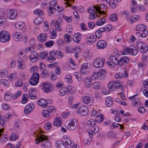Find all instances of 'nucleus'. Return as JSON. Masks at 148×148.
<instances>
[{
    "instance_id": "nucleus-20",
    "label": "nucleus",
    "mask_w": 148,
    "mask_h": 148,
    "mask_svg": "<svg viewBox=\"0 0 148 148\" xmlns=\"http://www.w3.org/2000/svg\"><path fill=\"white\" fill-rule=\"evenodd\" d=\"M14 40L17 42H19L22 40L21 34L20 32H16L15 33L13 36Z\"/></svg>"
},
{
    "instance_id": "nucleus-8",
    "label": "nucleus",
    "mask_w": 148,
    "mask_h": 148,
    "mask_svg": "<svg viewBox=\"0 0 148 148\" xmlns=\"http://www.w3.org/2000/svg\"><path fill=\"white\" fill-rule=\"evenodd\" d=\"M137 46L139 50L142 53H145L148 50V47L147 45L143 42H138L137 44Z\"/></svg>"
},
{
    "instance_id": "nucleus-14",
    "label": "nucleus",
    "mask_w": 148,
    "mask_h": 148,
    "mask_svg": "<svg viewBox=\"0 0 148 148\" xmlns=\"http://www.w3.org/2000/svg\"><path fill=\"white\" fill-rule=\"evenodd\" d=\"M130 61V59L127 56H122L119 60L118 65H119L127 64Z\"/></svg>"
},
{
    "instance_id": "nucleus-48",
    "label": "nucleus",
    "mask_w": 148,
    "mask_h": 148,
    "mask_svg": "<svg viewBox=\"0 0 148 148\" xmlns=\"http://www.w3.org/2000/svg\"><path fill=\"white\" fill-rule=\"evenodd\" d=\"M138 66L139 69L143 70L145 67V62L143 61L139 62L138 64Z\"/></svg>"
},
{
    "instance_id": "nucleus-49",
    "label": "nucleus",
    "mask_w": 148,
    "mask_h": 148,
    "mask_svg": "<svg viewBox=\"0 0 148 148\" xmlns=\"http://www.w3.org/2000/svg\"><path fill=\"white\" fill-rule=\"evenodd\" d=\"M15 26L16 28L19 29H21L24 26V24L21 22H18L15 24Z\"/></svg>"
},
{
    "instance_id": "nucleus-7",
    "label": "nucleus",
    "mask_w": 148,
    "mask_h": 148,
    "mask_svg": "<svg viewBox=\"0 0 148 148\" xmlns=\"http://www.w3.org/2000/svg\"><path fill=\"white\" fill-rule=\"evenodd\" d=\"M82 101L84 104L90 106L93 103V97L91 95L88 94L83 97Z\"/></svg>"
},
{
    "instance_id": "nucleus-44",
    "label": "nucleus",
    "mask_w": 148,
    "mask_h": 148,
    "mask_svg": "<svg viewBox=\"0 0 148 148\" xmlns=\"http://www.w3.org/2000/svg\"><path fill=\"white\" fill-rule=\"evenodd\" d=\"M56 146L57 148H65V146L62 141H59L56 142Z\"/></svg>"
},
{
    "instance_id": "nucleus-33",
    "label": "nucleus",
    "mask_w": 148,
    "mask_h": 148,
    "mask_svg": "<svg viewBox=\"0 0 148 148\" xmlns=\"http://www.w3.org/2000/svg\"><path fill=\"white\" fill-rule=\"evenodd\" d=\"M84 83L86 85V87L89 88L91 86L92 82L90 79L88 77H86L84 79Z\"/></svg>"
},
{
    "instance_id": "nucleus-12",
    "label": "nucleus",
    "mask_w": 148,
    "mask_h": 148,
    "mask_svg": "<svg viewBox=\"0 0 148 148\" xmlns=\"http://www.w3.org/2000/svg\"><path fill=\"white\" fill-rule=\"evenodd\" d=\"M88 112L86 108L84 106H81L79 109L77 110L78 115L80 116H85L87 114Z\"/></svg>"
},
{
    "instance_id": "nucleus-63",
    "label": "nucleus",
    "mask_w": 148,
    "mask_h": 148,
    "mask_svg": "<svg viewBox=\"0 0 148 148\" xmlns=\"http://www.w3.org/2000/svg\"><path fill=\"white\" fill-rule=\"evenodd\" d=\"M74 75L79 82H80L82 80V76L79 73V72H75L74 73Z\"/></svg>"
},
{
    "instance_id": "nucleus-46",
    "label": "nucleus",
    "mask_w": 148,
    "mask_h": 148,
    "mask_svg": "<svg viewBox=\"0 0 148 148\" xmlns=\"http://www.w3.org/2000/svg\"><path fill=\"white\" fill-rule=\"evenodd\" d=\"M55 57L62 58L64 56V54L60 51L58 50L56 51H55Z\"/></svg>"
},
{
    "instance_id": "nucleus-3",
    "label": "nucleus",
    "mask_w": 148,
    "mask_h": 148,
    "mask_svg": "<svg viewBox=\"0 0 148 148\" xmlns=\"http://www.w3.org/2000/svg\"><path fill=\"white\" fill-rule=\"evenodd\" d=\"M105 62V58L98 57L94 60L93 64L95 67L97 68H101L104 66Z\"/></svg>"
},
{
    "instance_id": "nucleus-36",
    "label": "nucleus",
    "mask_w": 148,
    "mask_h": 148,
    "mask_svg": "<svg viewBox=\"0 0 148 148\" xmlns=\"http://www.w3.org/2000/svg\"><path fill=\"white\" fill-rule=\"evenodd\" d=\"M114 85V81H112L109 83L108 85V90L111 91H113L115 90L116 88Z\"/></svg>"
},
{
    "instance_id": "nucleus-62",
    "label": "nucleus",
    "mask_w": 148,
    "mask_h": 148,
    "mask_svg": "<svg viewBox=\"0 0 148 148\" xmlns=\"http://www.w3.org/2000/svg\"><path fill=\"white\" fill-rule=\"evenodd\" d=\"M11 98V95H10V93L9 92H7L4 95V99L5 100H8Z\"/></svg>"
},
{
    "instance_id": "nucleus-25",
    "label": "nucleus",
    "mask_w": 148,
    "mask_h": 148,
    "mask_svg": "<svg viewBox=\"0 0 148 148\" xmlns=\"http://www.w3.org/2000/svg\"><path fill=\"white\" fill-rule=\"evenodd\" d=\"M38 103L39 105L44 108H47L48 104L47 101L43 99H39Z\"/></svg>"
},
{
    "instance_id": "nucleus-40",
    "label": "nucleus",
    "mask_w": 148,
    "mask_h": 148,
    "mask_svg": "<svg viewBox=\"0 0 148 148\" xmlns=\"http://www.w3.org/2000/svg\"><path fill=\"white\" fill-rule=\"evenodd\" d=\"M64 39L66 43L68 44L71 41L72 38L70 35L66 34L64 35Z\"/></svg>"
},
{
    "instance_id": "nucleus-43",
    "label": "nucleus",
    "mask_w": 148,
    "mask_h": 148,
    "mask_svg": "<svg viewBox=\"0 0 148 148\" xmlns=\"http://www.w3.org/2000/svg\"><path fill=\"white\" fill-rule=\"evenodd\" d=\"M43 18L42 17H38L35 20L34 23L36 25L40 24L43 21Z\"/></svg>"
},
{
    "instance_id": "nucleus-32",
    "label": "nucleus",
    "mask_w": 148,
    "mask_h": 148,
    "mask_svg": "<svg viewBox=\"0 0 148 148\" xmlns=\"http://www.w3.org/2000/svg\"><path fill=\"white\" fill-rule=\"evenodd\" d=\"M87 64V63H84L82 65L80 70V71L82 74H84L87 72L86 70L88 69Z\"/></svg>"
},
{
    "instance_id": "nucleus-38",
    "label": "nucleus",
    "mask_w": 148,
    "mask_h": 148,
    "mask_svg": "<svg viewBox=\"0 0 148 148\" xmlns=\"http://www.w3.org/2000/svg\"><path fill=\"white\" fill-rule=\"evenodd\" d=\"M8 74L7 70L6 69L0 70V77H6Z\"/></svg>"
},
{
    "instance_id": "nucleus-58",
    "label": "nucleus",
    "mask_w": 148,
    "mask_h": 148,
    "mask_svg": "<svg viewBox=\"0 0 148 148\" xmlns=\"http://www.w3.org/2000/svg\"><path fill=\"white\" fill-rule=\"evenodd\" d=\"M0 84H3L7 86H8L9 85V83L8 81L5 79H2L0 80Z\"/></svg>"
},
{
    "instance_id": "nucleus-21",
    "label": "nucleus",
    "mask_w": 148,
    "mask_h": 148,
    "mask_svg": "<svg viewBox=\"0 0 148 148\" xmlns=\"http://www.w3.org/2000/svg\"><path fill=\"white\" fill-rule=\"evenodd\" d=\"M49 56L47 58V60L50 62L56 60L55 56V51H52L49 53Z\"/></svg>"
},
{
    "instance_id": "nucleus-60",
    "label": "nucleus",
    "mask_w": 148,
    "mask_h": 148,
    "mask_svg": "<svg viewBox=\"0 0 148 148\" xmlns=\"http://www.w3.org/2000/svg\"><path fill=\"white\" fill-rule=\"evenodd\" d=\"M6 21V20L4 16L0 18V26L4 25Z\"/></svg>"
},
{
    "instance_id": "nucleus-41",
    "label": "nucleus",
    "mask_w": 148,
    "mask_h": 148,
    "mask_svg": "<svg viewBox=\"0 0 148 148\" xmlns=\"http://www.w3.org/2000/svg\"><path fill=\"white\" fill-rule=\"evenodd\" d=\"M105 19L103 18H101L96 22V25L98 26H101L103 25L106 22Z\"/></svg>"
},
{
    "instance_id": "nucleus-56",
    "label": "nucleus",
    "mask_w": 148,
    "mask_h": 148,
    "mask_svg": "<svg viewBox=\"0 0 148 148\" xmlns=\"http://www.w3.org/2000/svg\"><path fill=\"white\" fill-rule=\"evenodd\" d=\"M28 95L26 94H24L23 96V98L21 101L22 103L23 104H25L27 101Z\"/></svg>"
},
{
    "instance_id": "nucleus-64",
    "label": "nucleus",
    "mask_w": 148,
    "mask_h": 148,
    "mask_svg": "<svg viewBox=\"0 0 148 148\" xmlns=\"http://www.w3.org/2000/svg\"><path fill=\"white\" fill-rule=\"evenodd\" d=\"M57 36L56 31L55 29H53L51 32L50 36L51 38L52 39H54Z\"/></svg>"
},
{
    "instance_id": "nucleus-55",
    "label": "nucleus",
    "mask_w": 148,
    "mask_h": 148,
    "mask_svg": "<svg viewBox=\"0 0 148 148\" xmlns=\"http://www.w3.org/2000/svg\"><path fill=\"white\" fill-rule=\"evenodd\" d=\"M66 81L69 83V84L71 83L72 82V77L70 75H67L66 76L65 78Z\"/></svg>"
},
{
    "instance_id": "nucleus-29",
    "label": "nucleus",
    "mask_w": 148,
    "mask_h": 148,
    "mask_svg": "<svg viewBox=\"0 0 148 148\" xmlns=\"http://www.w3.org/2000/svg\"><path fill=\"white\" fill-rule=\"evenodd\" d=\"M18 62L17 67L18 69H23L25 68V65L22 59L19 58L18 60Z\"/></svg>"
},
{
    "instance_id": "nucleus-2",
    "label": "nucleus",
    "mask_w": 148,
    "mask_h": 148,
    "mask_svg": "<svg viewBox=\"0 0 148 148\" xmlns=\"http://www.w3.org/2000/svg\"><path fill=\"white\" fill-rule=\"evenodd\" d=\"M10 34L9 32L6 31L0 32V41L3 43L9 41L10 39Z\"/></svg>"
},
{
    "instance_id": "nucleus-19",
    "label": "nucleus",
    "mask_w": 148,
    "mask_h": 148,
    "mask_svg": "<svg viewBox=\"0 0 148 148\" xmlns=\"http://www.w3.org/2000/svg\"><path fill=\"white\" fill-rule=\"evenodd\" d=\"M42 148H51V144L50 142L48 140L47 137L45 140H43L41 144Z\"/></svg>"
},
{
    "instance_id": "nucleus-31",
    "label": "nucleus",
    "mask_w": 148,
    "mask_h": 148,
    "mask_svg": "<svg viewBox=\"0 0 148 148\" xmlns=\"http://www.w3.org/2000/svg\"><path fill=\"white\" fill-rule=\"evenodd\" d=\"M47 36L45 33L40 34L38 36V38L39 41L42 42H44L46 40Z\"/></svg>"
},
{
    "instance_id": "nucleus-34",
    "label": "nucleus",
    "mask_w": 148,
    "mask_h": 148,
    "mask_svg": "<svg viewBox=\"0 0 148 148\" xmlns=\"http://www.w3.org/2000/svg\"><path fill=\"white\" fill-rule=\"evenodd\" d=\"M67 93V88L63 87L61 88L59 92V94L60 96H63Z\"/></svg>"
},
{
    "instance_id": "nucleus-51",
    "label": "nucleus",
    "mask_w": 148,
    "mask_h": 148,
    "mask_svg": "<svg viewBox=\"0 0 148 148\" xmlns=\"http://www.w3.org/2000/svg\"><path fill=\"white\" fill-rule=\"evenodd\" d=\"M5 118L3 116H0V124L3 127H5Z\"/></svg>"
},
{
    "instance_id": "nucleus-26",
    "label": "nucleus",
    "mask_w": 148,
    "mask_h": 148,
    "mask_svg": "<svg viewBox=\"0 0 148 148\" xmlns=\"http://www.w3.org/2000/svg\"><path fill=\"white\" fill-rule=\"evenodd\" d=\"M82 35L78 33L75 34L73 37V40L74 42L76 43H78L81 40Z\"/></svg>"
},
{
    "instance_id": "nucleus-54",
    "label": "nucleus",
    "mask_w": 148,
    "mask_h": 148,
    "mask_svg": "<svg viewBox=\"0 0 148 148\" xmlns=\"http://www.w3.org/2000/svg\"><path fill=\"white\" fill-rule=\"evenodd\" d=\"M54 41L51 40L46 42L45 44V46L47 47H51L54 45Z\"/></svg>"
},
{
    "instance_id": "nucleus-57",
    "label": "nucleus",
    "mask_w": 148,
    "mask_h": 148,
    "mask_svg": "<svg viewBox=\"0 0 148 148\" xmlns=\"http://www.w3.org/2000/svg\"><path fill=\"white\" fill-rule=\"evenodd\" d=\"M33 48L32 47L27 48L25 49V52L27 54L29 55L33 51Z\"/></svg>"
},
{
    "instance_id": "nucleus-30",
    "label": "nucleus",
    "mask_w": 148,
    "mask_h": 148,
    "mask_svg": "<svg viewBox=\"0 0 148 148\" xmlns=\"http://www.w3.org/2000/svg\"><path fill=\"white\" fill-rule=\"evenodd\" d=\"M110 62H112V63H115L116 65H118L119 60L115 56H111L110 57L109 60Z\"/></svg>"
},
{
    "instance_id": "nucleus-1",
    "label": "nucleus",
    "mask_w": 148,
    "mask_h": 148,
    "mask_svg": "<svg viewBox=\"0 0 148 148\" xmlns=\"http://www.w3.org/2000/svg\"><path fill=\"white\" fill-rule=\"evenodd\" d=\"M131 53L133 56L136 55L138 53V51L134 45H131L126 48L123 53V55H127Z\"/></svg>"
},
{
    "instance_id": "nucleus-5",
    "label": "nucleus",
    "mask_w": 148,
    "mask_h": 148,
    "mask_svg": "<svg viewBox=\"0 0 148 148\" xmlns=\"http://www.w3.org/2000/svg\"><path fill=\"white\" fill-rule=\"evenodd\" d=\"M39 75L38 73H34L31 78L29 79V82L30 84L33 86L36 85L38 83Z\"/></svg>"
},
{
    "instance_id": "nucleus-22",
    "label": "nucleus",
    "mask_w": 148,
    "mask_h": 148,
    "mask_svg": "<svg viewBox=\"0 0 148 148\" xmlns=\"http://www.w3.org/2000/svg\"><path fill=\"white\" fill-rule=\"evenodd\" d=\"M62 22V19L61 18H59L57 20L55 24V28L57 31H60L62 30L61 26Z\"/></svg>"
},
{
    "instance_id": "nucleus-17",
    "label": "nucleus",
    "mask_w": 148,
    "mask_h": 148,
    "mask_svg": "<svg viewBox=\"0 0 148 148\" xmlns=\"http://www.w3.org/2000/svg\"><path fill=\"white\" fill-rule=\"evenodd\" d=\"M99 130V127L97 126H95L92 129H89L88 130L87 132L89 135L90 137L91 138L93 135H95Z\"/></svg>"
},
{
    "instance_id": "nucleus-11",
    "label": "nucleus",
    "mask_w": 148,
    "mask_h": 148,
    "mask_svg": "<svg viewBox=\"0 0 148 148\" xmlns=\"http://www.w3.org/2000/svg\"><path fill=\"white\" fill-rule=\"evenodd\" d=\"M96 37L92 33L88 34L87 35V43L88 45L93 44L96 41Z\"/></svg>"
},
{
    "instance_id": "nucleus-16",
    "label": "nucleus",
    "mask_w": 148,
    "mask_h": 148,
    "mask_svg": "<svg viewBox=\"0 0 148 148\" xmlns=\"http://www.w3.org/2000/svg\"><path fill=\"white\" fill-rule=\"evenodd\" d=\"M34 104L32 103H30L26 106L24 109V112L25 114H29L34 108Z\"/></svg>"
},
{
    "instance_id": "nucleus-10",
    "label": "nucleus",
    "mask_w": 148,
    "mask_h": 148,
    "mask_svg": "<svg viewBox=\"0 0 148 148\" xmlns=\"http://www.w3.org/2000/svg\"><path fill=\"white\" fill-rule=\"evenodd\" d=\"M42 85L43 89L46 92L49 93L53 91V86L48 82L43 83Z\"/></svg>"
},
{
    "instance_id": "nucleus-15",
    "label": "nucleus",
    "mask_w": 148,
    "mask_h": 148,
    "mask_svg": "<svg viewBox=\"0 0 148 148\" xmlns=\"http://www.w3.org/2000/svg\"><path fill=\"white\" fill-rule=\"evenodd\" d=\"M30 55L29 56V58L31 62H35L39 60V56L38 53L33 51Z\"/></svg>"
},
{
    "instance_id": "nucleus-47",
    "label": "nucleus",
    "mask_w": 148,
    "mask_h": 148,
    "mask_svg": "<svg viewBox=\"0 0 148 148\" xmlns=\"http://www.w3.org/2000/svg\"><path fill=\"white\" fill-rule=\"evenodd\" d=\"M18 135L16 133H14L11 134L10 136V140L12 141H14L18 139Z\"/></svg>"
},
{
    "instance_id": "nucleus-18",
    "label": "nucleus",
    "mask_w": 148,
    "mask_h": 148,
    "mask_svg": "<svg viewBox=\"0 0 148 148\" xmlns=\"http://www.w3.org/2000/svg\"><path fill=\"white\" fill-rule=\"evenodd\" d=\"M106 42L104 40H101L98 41L97 44V48L99 49H103L107 46Z\"/></svg>"
},
{
    "instance_id": "nucleus-6",
    "label": "nucleus",
    "mask_w": 148,
    "mask_h": 148,
    "mask_svg": "<svg viewBox=\"0 0 148 148\" xmlns=\"http://www.w3.org/2000/svg\"><path fill=\"white\" fill-rule=\"evenodd\" d=\"M104 73H103L102 70L99 71H93L91 77L92 80H97L99 79H101L103 77Z\"/></svg>"
},
{
    "instance_id": "nucleus-42",
    "label": "nucleus",
    "mask_w": 148,
    "mask_h": 148,
    "mask_svg": "<svg viewBox=\"0 0 148 148\" xmlns=\"http://www.w3.org/2000/svg\"><path fill=\"white\" fill-rule=\"evenodd\" d=\"M48 56V53L47 51L41 52L39 53V57L41 60H43L46 58Z\"/></svg>"
},
{
    "instance_id": "nucleus-45",
    "label": "nucleus",
    "mask_w": 148,
    "mask_h": 148,
    "mask_svg": "<svg viewBox=\"0 0 148 148\" xmlns=\"http://www.w3.org/2000/svg\"><path fill=\"white\" fill-rule=\"evenodd\" d=\"M22 94L21 91H18L16 93L13 94L11 95V99L14 100L16 99L18 96Z\"/></svg>"
},
{
    "instance_id": "nucleus-13",
    "label": "nucleus",
    "mask_w": 148,
    "mask_h": 148,
    "mask_svg": "<svg viewBox=\"0 0 148 148\" xmlns=\"http://www.w3.org/2000/svg\"><path fill=\"white\" fill-rule=\"evenodd\" d=\"M17 11L16 10H9L7 12V17L10 19H14L17 16Z\"/></svg>"
},
{
    "instance_id": "nucleus-27",
    "label": "nucleus",
    "mask_w": 148,
    "mask_h": 148,
    "mask_svg": "<svg viewBox=\"0 0 148 148\" xmlns=\"http://www.w3.org/2000/svg\"><path fill=\"white\" fill-rule=\"evenodd\" d=\"M106 105L108 107H110L113 103V100L110 97H108L106 98Z\"/></svg>"
},
{
    "instance_id": "nucleus-24",
    "label": "nucleus",
    "mask_w": 148,
    "mask_h": 148,
    "mask_svg": "<svg viewBox=\"0 0 148 148\" xmlns=\"http://www.w3.org/2000/svg\"><path fill=\"white\" fill-rule=\"evenodd\" d=\"M62 123L61 122V118L60 117L55 118L53 124L55 126L57 127H60Z\"/></svg>"
},
{
    "instance_id": "nucleus-9",
    "label": "nucleus",
    "mask_w": 148,
    "mask_h": 148,
    "mask_svg": "<svg viewBox=\"0 0 148 148\" xmlns=\"http://www.w3.org/2000/svg\"><path fill=\"white\" fill-rule=\"evenodd\" d=\"M138 94H135L133 96L129 97V99L132 101V104L134 107H138L140 106L141 102L140 99L139 98H134Z\"/></svg>"
},
{
    "instance_id": "nucleus-23",
    "label": "nucleus",
    "mask_w": 148,
    "mask_h": 148,
    "mask_svg": "<svg viewBox=\"0 0 148 148\" xmlns=\"http://www.w3.org/2000/svg\"><path fill=\"white\" fill-rule=\"evenodd\" d=\"M62 140L64 143V145L65 146V147H69L70 146H72L74 144V143L71 142V140L69 138H64Z\"/></svg>"
},
{
    "instance_id": "nucleus-59",
    "label": "nucleus",
    "mask_w": 148,
    "mask_h": 148,
    "mask_svg": "<svg viewBox=\"0 0 148 148\" xmlns=\"http://www.w3.org/2000/svg\"><path fill=\"white\" fill-rule=\"evenodd\" d=\"M140 16L139 15H135L131 17L130 19L132 22H135L138 21L139 18Z\"/></svg>"
},
{
    "instance_id": "nucleus-37",
    "label": "nucleus",
    "mask_w": 148,
    "mask_h": 148,
    "mask_svg": "<svg viewBox=\"0 0 148 148\" xmlns=\"http://www.w3.org/2000/svg\"><path fill=\"white\" fill-rule=\"evenodd\" d=\"M120 126V129H121L123 127V126L122 125H121L118 123H113L110 125V128L111 129H112L114 128H116V127H119Z\"/></svg>"
},
{
    "instance_id": "nucleus-4",
    "label": "nucleus",
    "mask_w": 148,
    "mask_h": 148,
    "mask_svg": "<svg viewBox=\"0 0 148 148\" xmlns=\"http://www.w3.org/2000/svg\"><path fill=\"white\" fill-rule=\"evenodd\" d=\"M76 119H73L70 121H67L65 123V127L70 130H73L76 127Z\"/></svg>"
},
{
    "instance_id": "nucleus-39",
    "label": "nucleus",
    "mask_w": 148,
    "mask_h": 148,
    "mask_svg": "<svg viewBox=\"0 0 148 148\" xmlns=\"http://www.w3.org/2000/svg\"><path fill=\"white\" fill-rule=\"evenodd\" d=\"M145 25L143 24H139L136 27V31H143L145 28Z\"/></svg>"
},
{
    "instance_id": "nucleus-28",
    "label": "nucleus",
    "mask_w": 148,
    "mask_h": 148,
    "mask_svg": "<svg viewBox=\"0 0 148 148\" xmlns=\"http://www.w3.org/2000/svg\"><path fill=\"white\" fill-rule=\"evenodd\" d=\"M47 136L43 134H41L38 136V138L36 139V143L38 144L41 142H42L43 140H45Z\"/></svg>"
},
{
    "instance_id": "nucleus-52",
    "label": "nucleus",
    "mask_w": 148,
    "mask_h": 148,
    "mask_svg": "<svg viewBox=\"0 0 148 148\" xmlns=\"http://www.w3.org/2000/svg\"><path fill=\"white\" fill-rule=\"evenodd\" d=\"M94 88L95 89L98 90L101 88V84L99 82H96L92 84Z\"/></svg>"
},
{
    "instance_id": "nucleus-53",
    "label": "nucleus",
    "mask_w": 148,
    "mask_h": 148,
    "mask_svg": "<svg viewBox=\"0 0 148 148\" xmlns=\"http://www.w3.org/2000/svg\"><path fill=\"white\" fill-rule=\"evenodd\" d=\"M103 116L102 115H98L95 118V121L96 122L98 123H99L101 122H103Z\"/></svg>"
},
{
    "instance_id": "nucleus-61",
    "label": "nucleus",
    "mask_w": 148,
    "mask_h": 148,
    "mask_svg": "<svg viewBox=\"0 0 148 148\" xmlns=\"http://www.w3.org/2000/svg\"><path fill=\"white\" fill-rule=\"evenodd\" d=\"M34 14L38 16L42 15L43 14V12L40 10H36L34 12Z\"/></svg>"
},
{
    "instance_id": "nucleus-35",
    "label": "nucleus",
    "mask_w": 148,
    "mask_h": 148,
    "mask_svg": "<svg viewBox=\"0 0 148 148\" xmlns=\"http://www.w3.org/2000/svg\"><path fill=\"white\" fill-rule=\"evenodd\" d=\"M3 131L0 129V141L1 143L5 141L7 139V137L5 136L3 134Z\"/></svg>"
},
{
    "instance_id": "nucleus-50",
    "label": "nucleus",
    "mask_w": 148,
    "mask_h": 148,
    "mask_svg": "<svg viewBox=\"0 0 148 148\" xmlns=\"http://www.w3.org/2000/svg\"><path fill=\"white\" fill-rule=\"evenodd\" d=\"M87 125L89 127H92L95 124V121L92 119H91L87 122Z\"/></svg>"
}]
</instances>
